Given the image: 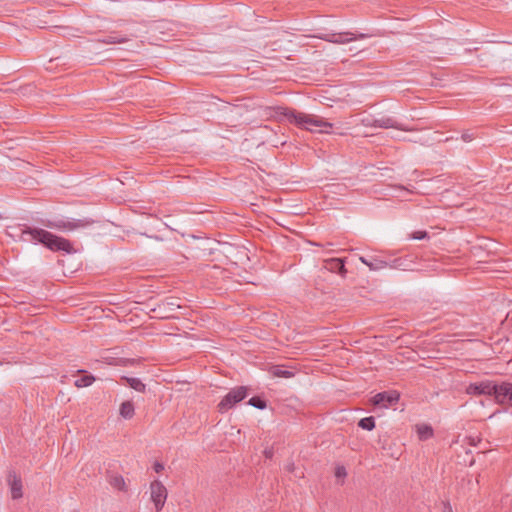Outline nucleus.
I'll list each match as a JSON object with an SVG mask.
<instances>
[{
	"instance_id": "9b49d317",
	"label": "nucleus",
	"mask_w": 512,
	"mask_h": 512,
	"mask_svg": "<svg viewBox=\"0 0 512 512\" xmlns=\"http://www.w3.org/2000/svg\"><path fill=\"white\" fill-rule=\"evenodd\" d=\"M8 483L10 485L11 494L13 499H19L23 496L22 493V481L14 471L9 472Z\"/></svg>"
},
{
	"instance_id": "5701e85b",
	"label": "nucleus",
	"mask_w": 512,
	"mask_h": 512,
	"mask_svg": "<svg viewBox=\"0 0 512 512\" xmlns=\"http://www.w3.org/2000/svg\"><path fill=\"white\" fill-rule=\"evenodd\" d=\"M134 363L133 359L128 358H117L114 362H108L109 365L115 366H128Z\"/></svg>"
},
{
	"instance_id": "7ed1b4c3",
	"label": "nucleus",
	"mask_w": 512,
	"mask_h": 512,
	"mask_svg": "<svg viewBox=\"0 0 512 512\" xmlns=\"http://www.w3.org/2000/svg\"><path fill=\"white\" fill-rule=\"evenodd\" d=\"M95 221L91 218L73 219V218H55V219H40L38 221L42 226L55 229L61 232L74 231L81 228H86L92 225Z\"/></svg>"
},
{
	"instance_id": "f03ea898",
	"label": "nucleus",
	"mask_w": 512,
	"mask_h": 512,
	"mask_svg": "<svg viewBox=\"0 0 512 512\" xmlns=\"http://www.w3.org/2000/svg\"><path fill=\"white\" fill-rule=\"evenodd\" d=\"M274 117H276L279 121L286 120L287 122L295 124L301 129H306L311 132L318 130L322 133H329L328 129L333 127L332 123L324 120L319 116L298 112L295 109L286 107H275Z\"/></svg>"
},
{
	"instance_id": "f8f14e48",
	"label": "nucleus",
	"mask_w": 512,
	"mask_h": 512,
	"mask_svg": "<svg viewBox=\"0 0 512 512\" xmlns=\"http://www.w3.org/2000/svg\"><path fill=\"white\" fill-rule=\"evenodd\" d=\"M366 125H370L372 127L379 128H395L399 130H405L395 119L391 117H381L378 119H373L371 123L367 122Z\"/></svg>"
},
{
	"instance_id": "dca6fc26",
	"label": "nucleus",
	"mask_w": 512,
	"mask_h": 512,
	"mask_svg": "<svg viewBox=\"0 0 512 512\" xmlns=\"http://www.w3.org/2000/svg\"><path fill=\"white\" fill-rule=\"evenodd\" d=\"M119 413L124 419H131L135 414L133 402L130 400L122 402L120 405Z\"/></svg>"
},
{
	"instance_id": "4468645a",
	"label": "nucleus",
	"mask_w": 512,
	"mask_h": 512,
	"mask_svg": "<svg viewBox=\"0 0 512 512\" xmlns=\"http://www.w3.org/2000/svg\"><path fill=\"white\" fill-rule=\"evenodd\" d=\"M121 381L137 392L144 393L146 391V385L139 378L122 376Z\"/></svg>"
},
{
	"instance_id": "473e14b6",
	"label": "nucleus",
	"mask_w": 512,
	"mask_h": 512,
	"mask_svg": "<svg viewBox=\"0 0 512 512\" xmlns=\"http://www.w3.org/2000/svg\"><path fill=\"white\" fill-rule=\"evenodd\" d=\"M293 468H294V465H293V464H291V465H289V466H288V470H289V471H292V470H293Z\"/></svg>"
},
{
	"instance_id": "393cba45",
	"label": "nucleus",
	"mask_w": 512,
	"mask_h": 512,
	"mask_svg": "<svg viewBox=\"0 0 512 512\" xmlns=\"http://www.w3.org/2000/svg\"><path fill=\"white\" fill-rule=\"evenodd\" d=\"M411 237L416 240H423L428 238V233L426 231H415L412 233Z\"/></svg>"
},
{
	"instance_id": "7c9ffc66",
	"label": "nucleus",
	"mask_w": 512,
	"mask_h": 512,
	"mask_svg": "<svg viewBox=\"0 0 512 512\" xmlns=\"http://www.w3.org/2000/svg\"><path fill=\"white\" fill-rule=\"evenodd\" d=\"M265 456H266V458H272L273 451L272 450H265Z\"/></svg>"
},
{
	"instance_id": "2f4dec72",
	"label": "nucleus",
	"mask_w": 512,
	"mask_h": 512,
	"mask_svg": "<svg viewBox=\"0 0 512 512\" xmlns=\"http://www.w3.org/2000/svg\"><path fill=\"white\" fill-rule=\"evenodd\" d=\"M117 358H113V357H105L104 360H105V363L108 364V362H114Z\"/></svg>"
},
{
	"instance_id": "0eeeda50",
	"label": "nucleus",
	"mask_w": 512,
	"mask_h": 512,
	"mask_svg": "<svg viewBox=\"0 0 512 512\" xmlns=\"http://www.w3.org/2000/svg\"><path fill=\"white\" fill-rule=\"evenodd\" d=\"M150 490L151 499L154 502L156 512H159L167 499V489L159 480H154L150 484Z\"/></svg>"
},
{
	"instance_id": "2eb2a0df",
	"label": "nucleus",
	"mask_w": 512,
	"mask_h": 512,
	"mask_svg": "<svg viewBox=\"0 0 512 512\" xmlns=\"http://www.w3.org/2000/svg\"><path fill=\"white\" fill-rule=\"evenodd\" d=\"M269 373L273 377L277 378H291L295 375V372L289 369H285L284 365H274L270 367Z\"/></svg>"
},
{
	"instance_id": "f3484780",
	"label": "nucleus",
	"mask_w": 512,
	"mask_h": 512,
	"mask_svg": "<svg viewBox=\"0 0 512 512\" xmlns=\"http://www.w3.org/2000/svg\"><path fill=\"white\" fill-rule=\"evenodd\" d=\"M108 481L112 487L118 490L124 491L126 489L124 478L121 475L111 474Z\"/></svg>"
},
{
	"instance_id": "1a4fd4ad",
	"label": "nucleus",
	"mask_w": 512,
	"mask_h": 512,
	"mask_svg": "<svg viewBox=\"0 0 512 512\" xmlns=\"http://www.w3.org/2000/svg\"><path fill=\"white\" fill-rule=\"evenodd\" d=\"M495 400L501 405H509L512 407V383L501 382L497 384Z\"/></svg>"
},
{
	"instance_id": "4be33fe9",
	"label": "nucleus",
	"mask_w": 512,
	"mask_h": 512,
	"mask_svg": "<svg viewBox=\"0 0 512 512\" xmlns=\"http://www.w3.org/2000/svg\"><path fill=\"white\" fill-rule=\"evenodd\" d=\"M360 260L362 263L366 264L371 270H378L387 266V263L384 261H376L374 263L367 261L364 257H361Z\"/></svg>"
},
{
	"instance_id": "412c9836",
	"label": "nucleus",
	"mask_w": 512,
	"mask_h": 512,
	"mask_svg": "<svg viewBox=\"0 0 512 512\" xmlns=\"http://www.w3.org/2000/svg\"><path fill=\"white\" fill-rule=\"evenodd\" d=\"M248 404L261 410L265 409L267 406L266 400L260 396L250 398Z\"/></svg>"
},
{
	"instance_id": "72a5a7b5",
	"label": "nucleus",
	"mask_w": 512,
	"mask_h": 512,
	"mask_svg": "<svg viewBox=\"0 0 512 512\" xmlns=\"http://www.w3.org/2000/svg\"><path fill=\"white\" fill-rule=\"evenodd\" d=\"M74 512H79V511H74Z\"/></svg>"
},
{
	"instance_id": "9d476101",
	"label": "nucleus",
	"mask_w": 512,
	"mask_h": 512,
	"mask_svg": "<svg viewBox=\"0 0 512 512\" xmlns=\"http://www.w3.org/2000/svg\"><path fill=\"white\" fill-rule=\"evenodd\" d=\"M138 33L130 32L128 35H122L118 32H112L109 35L99 39L103 44H122L128 42L131 38L138 37Z\"/></svg>"
},
{
	"instance_id": "c756f323",
	"label": "nucleus",
	"mask_w": 512,
	"mask_h": 512,
	"mask_svg": "<svg viewBox=\"0 0 512 512\" xmlns=\"http://www.w3.org/2000/svg\"><path fill=\"white\" fill-rule=\"evenodd\" d=\"M467 439H468L469 444H470L471 446H475V445H477V442H480V441H481V439H480V438H478V439L476 440V438H474V437H468Z\"/></svg>"
},
{
	"instance_id": "aec40b11",
	"label": "nucleus",
	"mask_w": 512,
	"mask_h": 512,
	"mask_svg": "<svg viewBox=\"0 0 512 512\" xmlns=\"http://www.w3.org/2000/svg\"><path fill=\"white\" fill-rule=\"evenodd\" d=\"M358 426L364 430L371 431L375 428V418L373 416L364 417L359 420Z\"/></svg>"
},
{
	"instance_id": "20e7f679",
	"label": "nucleus",
	"mask_w": 512,
	"mask_h": 512,
	"mask_svg": "<svg viewBox=\"0 0 512 512\" xmlns=\"http://www.w3.org/2000/svg\"><path fill=\"white\" fill-rule=\"evenodd\" d=\"M248 395V388L239 386L231 389L218 404V411L225 413L233 408L237 403L241 402Z\"/></svg>"
},
{
	"instance_id": "f257e3e1",
	"label": "nucleus",
	"mask_w": 512,
	"mask_h": 512,
	"mask_svg": "<svg viewBox=\"0 0 512 512\" xmlns=\"http://www.w3.org/2000/svg\"><path fill=\"white\" fill-rule=\"evenodd\" d=\"M7 234L11 237H17L23 242L42 244L53 252L63 251L69 254L75 252L72 243L68 239L57 236L39 227L26 224L8 227Z\"/></svg>"
},
{
	"instance_id": "c85d7f7f",
	"label": "nucleus",
	"mask_w": 512,
	"mask_h": 512,
	"mask_svg": "<svg viewBox=\"0 0 512 512\" xmlns=\"http://www.w3.org/2000/svg\"><path fill=\"white\" fill-rule=\"evenodd\" d=\"M443 511L442 512H453L452 507L449 501H444L443 503Z\"/></svg>"
},
{
	"instance_id": "a878e982",
	"label": "nucleus",
	"mask_w": 512,
	"mask_h": 512,
	"mask_svg": "<svg viewBox=\"0 0 512 512\" xmlns=\"http://www.w3.org/2000/svg\"><path fill=\"white\" fill-rule=\"evenodd\" d=\"M461 138L464 142H470L474 139V134L467 131L462 134Z\"/></svg>"
},
{
	"instance_id": "a211bd4d",
	"label": "nucleus",
	"mask_w": 512,
	"mask_h": 512,
	"mask_svg": "<svg viewBox=\"0 0 512 512\" xmlns=\"http://www.w3.org/2000/svg\"><path fill=\"white\" fill-rule=\"evenodd\" d=\"M95 377L92 374H85L75 381V386L78 388L88 387L93 384Z\"/></svg>"
},
{
	"instance_id": "6e6552de",
	"label": "nucleus",
	"mask_w": 512,
	"mask_h": 512,
	"mask_svg": "<svg viewBox=\"0 0 512 512\" xmlns=\"http://www.w3.org/2000/svg\"><path fill=\"white\" fill-rule=\"evenodd\" d=\"M399 398L400 394L397 391L389 390L377 393L372 398V402L376 406L388 408L389 406L396 404L399 401Z\"/></svg>"
},
{
	"instance_id": "39448f33",
	"label": "nucleus",
	"mask_w": 512,
	"mask_h": 512,
	"mask_svg": "<svg viewBox=\"0 0 512 512\" xmlns=\"http://www.w3.org/2000/svg\"><path fill=\"white\" fill-rule=\"evenodd\" d=\"M466 393L475 396L488 395L493 396L495 398L497 393V383L490 380L481 381L478 383H471L466 388Z\"/></svg>"
},
{
	"instance_id": "b1692460",
	"label": "nucleus",
	"mask_w": 512,
	"mask_h": 512,
	"mask_svg": "<svg viewBox=\"0 0 512 512\" xmlns=\"http://www.w3.org/2000/svg\"><path fill=\"white\" fill-rule=\"evenodd\" d=\"M405 262H406V260H404L402 258H396L392 261V264L390 266L392 268L406 270L408 265Z\"/></svg>"
},
{
	"instance_id": "6ab92c4d",
	"label": "nucleus",
	"mask_w": 512,
	"mask_h": 512,
	"mask_svg": "<svg viewBox=\"0 0 512 512\" xmlns=\"http://www.w3.org/2000/svg\"><path fill=\"white\" fill-rule=\"evenodd\" d=\"M418 437L420 440H428L433 436V429L429 425L419 426L417 429Z\"/></svg>"
},
{
	"instance_id": "bb28decb",
	"label": "nucleus",
	"mask_w": 512,
	"mask_h": 512,
	"mask_svg": "<svg viewBox=\"0 0 512 512\" xmlns=\"http://www.w3.org/2000/svg\"><path fill=\"white\" fill-rule=\"evenodd\" d=\"M335 476L337 478L345 477L346 476V470L344 467H337L335 471Z\"/></svg>"
},
{
	"instance_id": "cd10ccee",
	"label": "nucleus",
	"mask_w": 512,
	"mask_h": 512,
	"mask_svg": "<svg viewBox=\"0 0 512 512\" xmlns=\"http://www.w3.org/2000/svg\"><path fill=\"white\" fill-rule=\"evenodd\" d=\"M153 468L156 473H160L164 470V465L160 462H155Z\"/></svg>"
},
{
	"instance_id": "423d86ee",
	"label": "nucleus",
	"mask_w": 512,
	"mask_h": 512,
	"mask_svg": "<svg viewBox=\"0 0 512 512\" xmlns=\"http://www.w3.org/2000/svg\"><path fill=\"white\" fill-rule=\"evenodd\" d=\"M320 39L335 43V44H345L358 39H365L368 37L367 34L359 33L353 34L351 32L344 33H324L318 36Z\"/></svg>"
},
{
	"instance_id": "ddd939ff",
	"label": "nucleus",
	"mask_w": 512,
	"mask_h": 512,
	"mask_svg": "<svg viewBox=\"0 0 512 512\" xmlns=\"http://www.w3.org/2000/svg\"><path fill=\"white\" fill-rule=\"evenodd\" d=\"M325 268L331 272L338 273L344 276L347 272L345 268V261L342 258H332L325 261Z\"/></svg>"
}]
</instances>
